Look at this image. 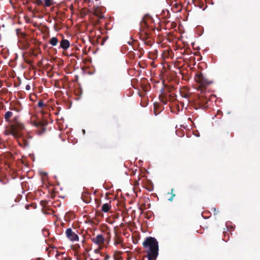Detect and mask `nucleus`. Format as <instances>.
Segmentation results:
<instances>
[{"label": "nucleus", "instance_id": "nucleus-1", "mask_svg": "<svg viewBox=\"0 0 260 260\" xmlns=\"http://www.w3.org/2000/svg\"><path fill=\"white\" fill-rule=\"evenodd\" d=\"M4 118L8 125L6 126L5 134L7 135H12L15 138L21 137V132L25 127L21 122L19 115H14V113L8 111L4 114Z\"/></svg>", "mask_w": 260, "mask_h": 260}, {"label": "nucleus", "instance_id": "nucleus-2", "mask_svg": "<svg viewBox=\"0 0 260 260\" xmlns=\"http://www.w3.org/2000/svg\"><path fill=\"white\" fill-rule=\"evenodd\" d=\"M155 31L153 25H149L145 20H142L140 23V39L148 46H151L153 44L152 33Z\"/></svg>", "mask_w": 260, "mask_h": 260}, {"label": "nucleus", "instance_id": "nucleus-3", "mask_svg": "<svg viewBox=\"0 0 260 260\" xmlns=\"http://www.w3.org/2000/svg\"><path fill=\"white\" fill-rule=\"evenodd\" d=\"M143 246L147 249L148 260H156L158 255V243L155 238L149 237L145 239Z\"/></svg>", "mask_w": 260, "mask_h": 260}, {"label": "nucleus", "instance_id": "nucleus-4", "mask_svg": "<svg viewBox=\"0 0 260 260\" xmlns=\"http://www.w3.org/2000/svg\"><path fill=\"white\" fill-rule=\"evenodd\" d=\"M208 98L206 95L202 93L198 95L194 101V108L196 109L201 108L204 109L208 107Z\"/></svg>", "mask_w": 260, "mask_h": 260}, {"label": "nucleus", "instance_id": "nucleus-5", "mask_svg": "<svg viewBox=\"0 0 260 260\" xmlns=\"http://www.w3.org/2000/svg\"><path fill=\"white\" fill-rule=\"evenodd\" d=\"M194 80L197 83L200 84L199 88L202 92L207 85L212 83V82L207 79L202 73L196 74L194 76Z\"/></svg>", "mask_w": 260, "mask_h": 260}, {"label": "nucleus", "instance_id": "nucleus-6", "mask_svg": "<svg viewBox=\"0 0 260 260\" xmlns=\"http://www.w3.org/2000/svg\"><path fill=\"white\" fill-rule=\"evenodd\" d=\"M91 241L99 246H104L105 238L102 234H99L91 238Z\"/></svg>", "mask_w": 260, "mask_h": 260}, {"label": "nucleus", "instance_id": "nucleus-7", "mask_svg": "<svg viewBox=\"0 0 260 260\" xmlns=\"http://www.w3.org/2000/svg\"><path fill=\"white\" fill-rule=\"evenodd\" d=\"M47 124L46 121H38L35 122V125L38 127V133L39 135H42L46 131L45 126Z\"/></svg>", "mask_w": 260, "mask_h": 260}, {"label": "nucleus", "instance_id": "nucleus-8", "mask_svg": "<svg viewBox=\"0 0 260 260\" xmlns=\"http://www.w3.org/2000/svg\"><path fill=\"white\" fill-rule=\"evenodd\" d=\"M66 234L71 241H77L79 240L78 236L71 228H68L66 230Z\"/></svg>", "mask_w": 260, "mask_h": 260}, {"label": "nucleus", "instance_id": "nucleus-9", "mask_svg": "<svg viewBox=\"0 0 260 260\" xmlns=\"http://www.w3.org/2000/svg\"><path fill=\"white\" fill-rule=\"evenodd\" d=\"M180 93L182 98L186 99L187 103L190 102V100L189 99L190 94L189 93V90L188 88L185 87L181 88L180 89Z\"/></svg>", "mask_w": 260, "mask_h": 260}, {"label": "nucleus", "instance_id": "nucleus-10", "mask_svg": "<svg viewBox=\"0 0 260 260\" xmlns=\"http://www.w3.org/2000/svg\"><path fill=\"white\" fill-rule=\"evenodd\" d=\"M81 198L83 201L86 203H89L91 201L90 193L87 191H83L82 192Z\"/></svg>", "mask_w": 260, "mask_h": 260}, {"label": "nucleus", "instance_id": "nucleus-11", "mask_svg": "<svg viewBox=\"0 0 260 260\" xmlns=\"http://www.w3.org/2000/svg\"><path fill=\"white\" fill-rule=\"evenodd\" d=\"M60 46L64 50H66L70 47V43L68 40L63 39L60 43Z\"/></svg>", "mask_w": 260, "mask_h": 260}, {"label": "nucleus", "instance_id": "nucleus-12", "mask_svg": "<svg viewBox=\"0 0 260 260\" xmlns=\"http://www.w3.org/2000/svg\"><path fill=\"white\" fill-rule=\"evenodd\" d=\"M161 111V107L157 103H154L153 112L155 115H157Z\"/></svg>", "mask_w": 260, "mask_h": 260}, {"label": "nucleus", "instance_id": "nucleus-13", "mask_svg": "<svg viewBox=\"0 0 260 260\" xmlns=\"http://www.w3.org/2000/svg\"><path fill=\"white\" fill-rule=\"evenodd\" d=\"M111 208L110 203L104 204L102 207V211L104 212H108Z\"/></svg>", "mask_w": 260, "mask_h": 260}, {"label": "nucleus", "instance_id": "nucleus-14", "mask_svg": "<svg viewBox=\"0 0 260 260\" xmlns=\"http://www.w3.org/2000/svg\"><path fill=\"white\" fill-rule=\"evenodd\" d=\"M115 238L114 244H120L122 243V238L120 236H118L116 233H115Z\"/></svg>", "mask_w": 260, "mask_h": 260}, {"label": "nucleus", "instance_id": "nucleus-15", "mask_svg": "<svg viewBox=\"0 0 260 260\" xmlns=\"http://www.w3.org/2000/svg\"><path fill=\"white\" fill-rule=\"evenodd\" d=\"M58 42V39L55 37L51 38L49 41L50 44L53 46H56Z\"/></svg>", "mask_w": 260, "mask_h": 260}, {"label": "nucleus", "instance_id": "nucleus-16", "mask_svg": "<svg viewBox=\"0 0 260 260\" xmlns=\"http://www.w3.org/2000/svg\"><path fill=\"white\" fill-rule=\"evenodd\" d=\"M93 15L97 17L99 19H102L104 17L103 14L98 10L94 11Z\"/></svg>", "mask_w": 260, "mask_h": 260}, {"label": "nucleus", "instance_id": "nucleus-17", "mask_svg": "<svg viewBox=\"0 0 260 260\" xmlns=\"http://www.w3.org/2000/svg\"><path fill=\"white\" fill-rule=\"evenodd\" d=\"M44 1V7H49L54 4L53 0H45Z\"/></svg>", "mask_w": 260, "mask_h": 260}, {"label": "nucleus", "instance_id": "nucleus-18", "mask_svg": "<svg viewBox=\"0 0 260 260\" xmlns=\"http://www.w3.org/2000/svg\"><path fill=\"white\" fill-rule=\"evenodd\" d=\"M22 144L19 142L20 145H22L24 147H27L29 146V142L26 139H22Z\"/></svg>", "mask_w": 260, "mask_h": 260}, {"label": "nucleus", "instance_id": "nucleus-19", "mask_svg": "<svg viewBox=\"0 0 260 260\" xmlns=\"http://www.w3.org/2000/svg\"><path fill=\"white\" fill-rule=\"evenodd\" d=\"M38 106L39 108H43V107L46 106V105L44 104L43 101H39L38 103Z\"/></svg>", "mask_w": 260, "mask_h": 260}, {"label": "nucleus", "instance_id": "nucleus-20", "mask_svg": "<svg viewBox=\"0 0 260 260\" xmlns=\"http://www.w3.org/2000/svg\"><path fill=\"white\" fill-rule=\"evenodd\" d=\"M63 254H64V253H60V252L56 251V254L55 255V257H56V259H57L58 260H60L61 259L60 258V257Z\"/></svg>", "mask_w": 260, "mask_h": 260}, {"label": "nucleus", "instance_id": "nucleus-21", "mask_svg": "<svg viewBox=\"0 0 260 260\" xmlns=\"http://www.w3.org/2000/svg\"><path fill=\"white\" fill-rule=\"evenodd\" d=\"M173 190H174V189L172 188L171 189V193L172 196L168 199V200L169 201H172L173 200V198L175 196V194L173 193Z\"/></svg>", "mask_w": 260, "mask_h": 260}, {"label": "nucleus", "instance_id": "nucleus-22", "mask_svg": "<svg viewBox=\"0 0 260 260\" xmlns=\"http://www.w3.org/2000/svg\"><path fill=\"white\" fill-rule=\"evenodd\" d=\"M35 3L38 6H41V5L44 6V4L42 0H36Z\"/></svg>", "mask_w": 260, "mask_h": 260}, {"label": "nucleus", "instance_id": "nucleus-23", "mask_svg": "<svg viewBox=\"0 0 260 260\" xmlns=\"http://www.w3.org/2000/svg\"><path fill=\"white\" fill-rule=\"evenodd\" d=\"M103 247L102 246H99V247L94 250V253H99L100 250L102 249Z\"/></svg>", "mask_w": 260, "mask_h": 260}, {"label": "nucleus", "instance_id": "nucleus-24", "mask_svg": "<svg viewBox=\"0 0 260 260\" xmlns=\"http://www.w3.org/2000/svg\"><path fill=\"white\" fill-rule=\"evenodd\" d=\"M211 210L213 212L214 215H216L218 213V211L217 210L215 207L212 208Z\"/></svg>", "mask_w": 260, "mask_h": 260}, {"label": "nucleus", "instance_id": "nucleus-25", "mask_svg": "<svg viewBox=\"0 0 260 260\" xmlns=\"http://www.w3.org/2000/svg\"><path fill=\"white\" fill-rule=\"evenodd\" d=\"M61 259H62L63 260H71V258L70 257H61Z\"/></svg>", "mask_w": 260, "mask_h": 260}, {"label": "nucleus", "instance_id": "nucleus-26", "mask_svg": "<svg viewBox=\"0 0 260 260\" xmlns=\"http://www.w3.org/2000/svg\"><path fill=\"white\" fill-rule=\"evenodd\" d=\"M25 89H26V90H30V85H27L26 86V87H25Z\"/></svg>", "mask_w": 260, "mask_h": 260}, {"label": "nucleus", "instance_id": "nucleus-27", "mask_svg": "<svg viewBox=\"0 0 260 260\" xmlns=\"http://www.w3.org/2000/svg\"><path fill=\"white\" fill-rule=\"evenodd\" d=\"M110 258V256L108 255H106L105 256L104 260H108Z\"/></svg>", "mask_w": 260, "mask_h": 260}, {"label": "nucleus", "instance_id": "nucleus-28", "mask_svg": "<svg viewBox=\"0 0 260 260\" xmlns=\"http://www.w3.org/2000/svg\"><path fill=\"white\" fill-rule=\"evenodd\" d=\"M29 46V44L28 43H27L26 45H25V47L26 48H28Z\"/></svg>", "mask_w": 260, "mask_h": 260}, {"label": "nucleus", "instance_id": "nucleus-29", "mask_svg": "<svg viewBox=\"0 0 260 260\" xmlns=\"http://www.w3.org/2000/svg\"><path fill=\"white\" fill-rule=\"evenodd\" d=\"M95 200V201H96V202H98V201H99V200H98V199H96Z\"/></svg>", "mask_w": 260, "mask_h": 260}, {"label": "nucleus", "instance_id": "nucleus-30", "mask_svg": "<svg viewBox=\"0 0 260 260\" xmlns=\"http://www.w3.org/2000/svg\"><path fill=\"white\" fill-rule=\"evenodd\" d=\"M163 102H164V104H165L167 103V102H164V101H163Z\"/></svg>", "mask_w": 260, "mask_h": 260}]
</instances>
